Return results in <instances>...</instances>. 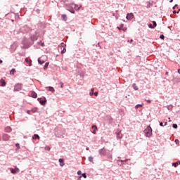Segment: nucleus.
I'll list each match as a JSON object with an SVG mask.
<instances>
[{
  "label": "nucleus",
  "mask_w": 180,
  "mask_h": 180,
  "mask_svg": "<svg viewBox=\"0 0 180 180\" xmlns=\"http://www.w3.org/2000/svg\"><path fill=\"white\" fill-rule=\"evenodd\" d=\"M63 134H65V130H64V129H63L61 127H57L55 129L56 137H61V136H63Z\"/></svg>",
  "instance_id": "obj_1"
},
{
  "label": "nucleus",
  "mask_w": 180,
  "mask_h": 180,
  "mask_svg": "<svg viewBox=\"0 0 180 180\" xmlns=\"http://www.w3.org/2000/svg\"><path fill=\"white\" fill-rule=\"evenodd\" d=\"M59 1L63 5V8H65L66 11H70L71 10V4L72 1L68 0H59Z\"/></svg>",
  "instance_id": "obj_2"
},
{
  "label": "nucleus",
  "mask_w": 180,
  "mask_h": 180,
  "mask_svg": "<svg viewBox=\"0 0 180 180\" xmlns=\"http://www.w3.org/2000/svg\"><path fill=\"white\" fill-rule=\"evenodd\" d=\"M70 10H68L70 13H75V11H79L81 9V7H78V5L75 4L73 1H70Z\"/></svg>",
  "instance_id": "obj_3"
},
{
  "label": "nucleus",
  "mask_w": 180,
  "mask_h": 180,
  "mask_svg": "<svg viewBox=\"0 0 180 180\" xmlns=\"http://www.w3.org/2000/svg\"><path fill=\"white\" fill-rule=\"evenodd\" d=\"M143 133L146 135V137H151L153 136V129L151 127L148 126L146 129H144Z\"/></svg>",
  "instance_id": "obj_4"
},
{
  "label": "nucleus",
  "mask_w": 180,
  "mask_h": 180,
  "mask_svg": "<svg viewBox=\"0 0 180 180\" xmlns=\"http://www.w3.org/2000/svg\"><path fill=\"white\" fill-rule=\"evenodd\" d=\"M98 153L100 154V155L101 157H105L106 156V149H105V148H103L101 149L98 150Z\"/></svg>",
  "instance_id": "obj_5"
},
{
  "label": "nucleus",
  "mask_w": 180,
  "mask_h": 180,
  "mask_svg": "<svg viewBox=\"0 0 180 180\" xmlns=\"http://www.w3.org/2000/svg\"><path fill=\"white\" fill-rule=\"evenodd\" d=\"M22 90V84H17L15 85L14 91L19 92V91Z\"/></svg>",
  "instance_id": "obj_6"
},
{
  "label": "nucleus",
  "mask_w": 180,
  "mask_h": 180,
  "mask_svg": "<svg viewBox=\"0 0 180 180\" xmlns=\"http://www.w3.org/2000/svg\"><path fill=\"white\" fill-rule=\"evenodd\" d=\"M133 18H134V15L132 13H128L127 15V20H131V19H133Z\"/></svg>",
  "instance_id": "obj_7"
},
{
  "label": "nucleus",
  "mask_w": 180,
  "mask_h": 180,
  "mask_svg": "<svg viewBox=\"0 0 180 180\" xmlns=\"http://www.w3.org/2000/svg\"><path fill=\"white\" fill-rule=\"evenodd\" d=\"M60 47L63 48V49L61 51V54H64V53H65V51H67V49H65V44L64 43H61Z\"/></svg>",
  "instance_id": "obj_8"
},
{
  "label": "nucleus",
  "mask_w": 180,
  "mask_h": 180,
  "mask_svg": "<svg viewBox=\"0 0 180 180\" xmlns=\"http://www.w3.org/2000/svg\"><path fill=\"white\" fill-rule=\"evenodd\" d=\"M19 168L15 167V169H11V174H17V172H19Z\"/></svg>",
  "instance_id": "obj_9"
},
{
  "label": "nucleus",
  "mask_w": 180,
  "mask_h": 180,
  "mask_svg": "<svg viewBox=\"0 0 180 180\" xmlns=\"http://www.w3.org/2000/svg\"><path fill=\"white\" fill-rule=\"evenodd\" d=\"M6 82L4 79H0V86H6Z\"/></svg>",
  "instance_id": "obj_10"
},
{
  "label": "nucleus",
  "mask_w": 180,
  "mask_h": 180,
  "mask_svg": "<svg viewBox=\"0 0 180 180\" xmlns=\"http://www.w3.org/2000/svg\"><path fill=\"white\" fill-rule=\"evenodd\" d=\"M4 130L6 133H11L12 131V128H11V127H7Z\"/></svg>",
  "instance_id": "obj_11"
},
{
  "label": "nucleus",
  "mask_w": 180,
  "mask_h": 180,
  "mask_svg": "<svg viewBox=\"0 0 180 180\" xmlns=\"http://www.w3.org/2000/svg\"><path fill=\"white\" fill-rule=\"evenodd\" d=\"M91 128L94 129L92 131L93 134H96V130H98V127H96V125H93Z\"/></svg>",
  "instance_id": "obj_12"
},
{
  "label": "nucleus",
  "mask_w": 180,
  "mask_h": 180,
  "mask_svg": "<svg viewBox=\"0 0 180 180\" xmlns=\"http://www.w3.org/2000/svg\"><path fill=\"white\" fill-rule=\"evenodd\" d=\"M32 139L34 140H40V136H39V134H34V136H32Z\"/></svg>",
  "instance_id": "obj_13"
},
{
  "label": "nucleus",
  "mask_w": 180,
  "mask_h": 180,
  "mask_svg": "<svg viewBox=\"0 0 180 180\" xmlns=\"http://www.w3.org/2000/svg\"><path fill=\"white\" fill-rule=\"evenodd\" d=\"M31 96H32V98H37V93L35 91H32Z\"/></svg>",
  "instance_id": "obj_14"
},
{
  "label": "nucleus",
  "mask_w": 180,
  "mask_h": 180,
  "mask_svg": "<svg viewBox=\"0 0 180 180\" xmlns=\"http://www.w3.org/2000/svg\"><path fill=\"white\" fill-rule=\"evenodd\" d=\"M178 165H180V161H177L176 162L172 163V167H174V168H176Z\"/></svg>",
  "instance_id": "obj_15"
},
{
  "label": "nucleus",
  "mask_w": 180,
  "mask_h": 180,
  "mask_svg": "<svg viewBox=\"0 0 180 180\" xmlns=\"http://www.w3.org/2000/svg\"><path fill=\"white\" fill-rule=\"evenodd\" d=\"M61 18L63 20H64V22H67V19H68L67 15H65V14L62 15Z\"/></svg>",
  "instance_id": "obj_16"
},
{
  "label": "nucleus",
  "mask_w": 180,
  "mask_h": 180,
  "mask_svg": "<svg viewBox=\"0 0 180 180\" xmlns=\"http://www.w3.org/2000/svg\"><path fill=\"white\" fill-rule=\"evenodd\" d=\"M25 63H29V66L32 67V60H29V58H25Z\"/></svg>",
  "instance_id": "obj_17"
},
{
  "label": "nucleus",
  "mask_w": 180,
  "mask_h": 180,
  "mask_svg": "<svg viewBox=\"0 0 180 180\" xmlns=\"http://www.w3.org/2000/svg\"><path fill=\"white\" fill-rule=\"evenodd\" d=\"M39 103L41 105H42L43 106H44V105H46V103H47V100H46V98H45L44 101H39Z\"/></svg>",
  "instance_id": "obj_18"
},
{
  "label": "nucleus",
  "mask_w": 180,
  "mask_h": 180,
  "mask_svg": "<svg viewBox=\"0 0 180 180\" xmlns=\"http://www.w3.org/2000/svg\"><path fill=\"white\" fill-rule=\"evenodd\" d=\"M59 162H60V167H64V160L63 159L60 158Z\"/></svg>",
  "instance_id": "obj_19"
},
{
  "label": "nucleus",
  "mask_w": 180,
  "mask_h": 180,
  "mask_svg": "<svg viewBox=\"0 0 180 180\" xmlns=\"http://www.w3.org/2000/svg\"><path fill=\"white\" fill-rule=\"evenodd\" d=\"M31 40L32 41H36V40H37V37H36V35L31 36Z\"/></svg>",
  "instance_id": "obj_20"
},
{
  "label": "nucleus",
  "mask_w": 180,
  "mask_h": 180,
  "mask_svg": "<svg viewBox=\"0 0 180 180\" xmlns=\"http://www.w3.org/2000/svg\"><path fill=\"white\" fill-rule=\"evenodd\" d=\"M143 106H144V103L137 104V105L135 106V109H139V108H143Z\"/></svg>",
  "instance_id": "obj_21"
},
{
  "label": "nucleus",
  "mask_w": 180,
  "mask_h": 180,
  "mask_svg": "<svg viewBox=\"0 0 180 180\" xmlns=\"http://www.w3.org/2000/svg\"><path fill=\"white\" fill-rule=\"evenodd\" d=\"M132 86L135 91H139V87L137 86V85H136V83H134L132 84Z\"/></svg>",
  "instance_id": "obj_22"
},
{
  "label": "nucleus",
  "mask_w": 180,
  "mask_h": 180,
  "mask_svg": "<svg viewBox=\"0 0 180 180\" xmlns=\"http://www.w3.org/2000/svg\"><path fill=\"white\" fill-rule=\"evenodd\" d=\"M49 89V91L50 92H55L56 90H54V87H51V86H49V87H46Z\"/></svg>",
  "instance_id": "obj_23"
},
{
  "label": "nucleus",
  "mask_w": 180,
  "mask_h": 180,
  "mask_svg": "<svg viewBox=\"0 0 180 180\" xmlns=\"http://www.w3.org/2000/svg\"><path fill=\"white\" fill-rule=\"evenodd\" d=\"M116 134L117 140H120V139H122V136H120V131L116 132Z\"/></svg>",
  "instance_id": "obj_24"
},
{
  "label": "nucleus",
  "mask_w": 180,
  "mask_h": 180,
  "mask_svg": "<svg viewBox=\"0 0 180 180\" xmlns=\"http://www.w3.org/2000/svg\"><path fill=\"white\" fill-rule=\"evenodd\" d=\"M94 91H95V89H94V88H92L91 89V91H90V93H89V95H90V96H94Z\"/></svg>",
  "instance_id": "obj_25"
},
{
  "label": "nucleus",
  "mask_w": 180,
  "mask_h": 180,
  "mask_svg": "<svg viewBox=\"0 0 180 180\" xmlns=\"http://www.w3.org/2000/svg\"><path fill=\"white\" fill-rule=\"evenodd\" d=\"M4 139H5L6 140H9V135L4 134L3 135Z\"/></svg>",
  "instance_id": "obj_26"
},
{
  "label": "nucleus",
  "mask_w": 180,
  "mask_h": 180,
  "mask_svg": "<svg viewBox=\"0 0 180 180\" xmlns=\"http://www.w3.org/2000/svg\"><path fill=\"white\" fill-rule=\"evenodd\" d=\"M49 64H50V63L46 62L44 66V70H46V68H49Z\"/></svg>",
  "instance_id": "obj_27"
},
{
  "label": "nucleus",
  "mask_w": 180,
  "mask_h": 180,
  "mask_svg": "<svg viewBox=\"0 0 180 180\" xmlns=\"http://www.w3.org/2000/svg\"><path fill=\"white\" fill-rule=\"evenodd\" d=\"M153 29H155L157 27V22L155 21H153Z\"/></svg>",
  "instance_id": "obj_28"
},
{
  "label": "nucleus",
  "mask_w": 180,
  "mask_h": 180,
  "mask_svg": "<svg viewBox=\"0 0 180 180\" xmlns=\"http://www.w3.org/2000/svg\"><path fill=\"white\" fill-rule=\"evenodd\" d=\"M38 63H39V64H44V60H41V59H40V58H39L38 59Z\"/></svg>",
  "instance_id": "obj_29"
},
{
  "label": "nucleus",
  "mask_w": 180,
  "mask_h": 180,
  "mask_svg": "<svg viewBox=\"0 0 180 180\" xmlns=\"http://www.w3.org/2000/svg\"><path fill=\"white\" fill-rule=\"evenodd\" d=\"M89 161L90 162H94V158L92 156L89 157Z\"/></svg>",
  "instance_id": "obj_30"
},
{
  "label": "nucleus",
  "mask_w": 180,
  "mask_h": 180,
  "mask_svg": "<svg viewBox=\"0 0 180 180\" xmlns=\"http://www.w3.org/2000/svg\"><path fill=\"white\" fill-rule=\"evenodd\" d=\"M172 127H173V129H178V124H172Z\"/></svg>",
  "instance_id": "obj_31"
},
{
  "label": "nucleus",
  "mask_w": 180,
  "mask_h": 180,
  "mask_svg": "<svg viewBox=\"0 0 180 180\" xmlns=\"http://www.w3.org/2000/svg\"><path fill=\"white\" fill-rule=\"evenodd\" d=\"M153 4H151V3H150V2H148V5H147V6H146V8H151V6H152Z\"/></svg>",
  "instance_id": "obj_32"
},
{
  "label": "nucleus",
  "mask_w": 180,
  "mask_h": 180,
  "mask_svg": "<svg viewBox=\"0 0 180 180\" xmlns=\"http://www.w3.org/2000/svg\"><path fill=\"white\" fill-rule=\"evenodd\" d=\"M160 39H161L162 40H164V39H165V37L164 36V34H161L160 36Z\"/></svg>",
  "instance_id": "obj_33"
},
{
  "label": "nucleus",
  "mask_w": 180,
  "mask_h": 180,
  "mask_svg": "<svg viewBox=\"0 0 180 180\" xmlns=\"http://www.w3.org/2000/svg\"><path fill=\"white\" fill-rule=\"evenodd\" d=\"M37 111V108H34L31 110V112H32L33 113H36Z\"/></svg>",
  "instance_id": "obj_34"
},
{
  "label": "nucleus",
  "mask_w": 180,
  "mask_h": 180,
  "mask_svg": "<svg viewBox=\"0 0 180 180\" xmlns=\"http://www.w3.org/2000/svg\"><path fill=\"white\" fill-rule=\"evenodd\" d=\"M124 25L123 24H120V27H117V29H119V30H120V29H122V27H123Z\"/></svg>",
  "instance_id": "obj_35"
},
{
  "label": "nucleus",
  "mask_w": 180,
  "mask_h": 180,
  "mask_svg": "<svg viewBox=\"0 0 180 180\" xmlns=\"http://www.w3.org/2000/svg\"><path fill=\"white\" fill-rule=\"evenodd\" d=\"M11 74H15V69H12L11 70Z\"/></svg>",
  "instance_id": "obj_36"
},
{
  "label": "nucleus",
  "mask_w": 180,
  "mask_h": 180,
  "mask_svg": "<svg viewBox=\"0 0 180 180\" xmlns=\"http://www.w3.org/2000/svg\"><path fill=\"white\" fill-rule=\"evenodd\" d=\"M60 88H64V84L63 82H60Z\"/></svg>",
  "instance_id": "obj_37"
},
{
  "label": "nucleus",
  "mask_w": 180,
  "mask_h": 180,
  "mask_svg": "<svg viewBox=\"0 0 180 180\" xmlns=\"http://www.w3.org/2000/svg\"><path fill=\"white\" fill-rule=\"evenodd\" d=\"M174 143H176V144H179V140L176 139V140L174 141Z\"/></svg>",
  "instance_id": "obj_38"
},
{
  "label": "nucleus",
  "mask_w": 180,
  "mask_h": 180,
  "mask_svg": "<svg viewBox=\"0 0 180 180\" xmlns=\"http://www.w3.org/2000/svg\"><path fill=\"white\" fill-rule=\"evenodd\" d=\"M148 27L150 29H153V24H148Z\"/></svg>",
  "instance_id": "obj_39"
},
{
  "label": "nucleus",
  "mask_w": 180,
  "mask_h": 180,
  "mask_svg": "<svg viewBox=\"0 0 180 180\" xmlns=\"http://www.w3.org/2000/svg\"><path fill=\"white\" fill-rule=\"evenodd\" d=\"M15 147L18 148V150H19V148H20V146H19V143H16Z\"/></svg>",
  "instance_id": "obj_40"
},
{
  "label": "nucleus",
  "mask_w": 180,
  "mask_h": 180,
  "mask_svg": "<svg viewBox=\"0 0 180 180\" xmlns=\"http://www.w3.org/2000/svg\"><path fill=\"white\" fill-rule=\"evenodd\" d=\"M45 150H46L47 151H50V147H49V146L46 147Z\"/></svg>",
  "instance_id": "obj_41"
},
{
  "label": "nucleus",
  "mask_w": 180,
  "mask_h": 180,
  "mask_svg": "<svg viewBox=\"0 0 180 180\" xmlns=\"http://www.w3.org/2000/svg\"><path fill=\"white\" fill-rule=\"evenodd\" d=\"M82 175L83 178H86V174L83 173Z\"/></svg>",
  "instance_id": "obj_42"
},
{
  "label": "nucleus",
  "mask_w": 180,
  "mask_h": 180,
  "mask_svg": "<svg viewBox=\"0 0 180 180\" xmlns=\"http://www.w3.org/2000/svg\"><path fill=\"white\" fill-rule=\"evenodd\" d=\"M94 96H98V91L94 93Z\"/></svg>",
  "instance_id": "obj_43"
},
{
  "label": "nucleus",
  "mask_w": 180,
  "mask_h": 180,
  "mask_svg": "<svg viewBox=\"0 0 180 180\" xmlns=\"http://www.w3.org/2000/svg\"><path fill=\"white\" fill-rule=\"evenodd\" d=\"M127 161H129V160L126 159L125 160H121V162H127Z\"/></svg>",
  "instance_id": "obj_44"
},
{
  "label": "nucleus",
  "mask_w": 180,
  "mask_h": 180,
  "mask_svg": "<svg viewBox=\"0 0 180 180\" xmlns=\"http://www.w3.org/2000/svg\"><path fill=\"white\" fill-rule=\"evenodd\" d=\"M31 112H32V110H27V113L28 115H30Z\"/></svg>",
  "instance_id": "obj_45"
},
{
  "label": "nucleus",
  "mask_w": 180,
  "mask_h": 180,
  "mask_svg": "<svg viewBox=\"0 0 180 180\" xmlns=\"http://www.w3.org/2000/svg\"><path fill=\"white\" fill-rule=\"evenodd\" d=\"M148 103H151V100H146Z\"/></svg>",
  "instance_id": "obj_46"
},
{
  "label": "nucleus",
  "mask_w": 180,
  "mask_h": 180,
  "mask_svg": "<svg viewBox=\"0 0 180 180\" xmlns=\"http://www.w3.org/2000/svg\"><path fill=\"white\" fill-rule=\"evenodd\" d=\"M173 13H174V14H175V13H179V11H173Z\"/></svg>",
  "instance_id": "obj_47"
},
{
  "label": "nucleus",
  "mask_w": 180,
  "mask_h": 180,
  "mask_svg": "<svg viewBox=\"0 0 180 180\" xmlns=\"http://www.w3.org/2000/svg\"><path fill=\"white\" fill-rule=\"evenodd\" d=\"M122 30H123V32H126V30H127V27H124V28L122 29Z\"/></svg>",
  "instance_id": "obj_48"
},
{
  "label": "nucleus",
  "mask_w": 180,
  "mask_h": 180,
  "mask_svg": "<svg viewBox=\"0 0 180 180\" xmlns=\"http://www.w3.org/2000/svg\"><path fill=\"white\" fill-rule=\"evenodd\" d=\"M41 47H44V42H41Z\"/></svg>",
  "instance_id": "obj_49"
},
{
  "label": "nucleus",
  "mask_w": 180,
  "mask_h": 180,
  "mask_svg": "<svg viewBox=\"0 0 180 180\" xmlns=\"http://www.w3.org/2000/svg\"><path fill=\"white\" fill-rule=\"evenodd\" d=\"M77 174H78L79 175H81V174H82L81 170H79V171L77 172Z\"/></svg>",
  "instance_id": "obj_50"
},
{
  "label": "nucleus",
  "mask_w": 180,
  "mask_h": 180,
  "mask_svg": "<svg viewBox=\"0 0 180 180\" xmlns=\"http://www.w3.org/2000/svg\"><path fill=\"white\" fill-rule=\"evenodd\" d=\"M160 126L162 127L164 126V124L162 122H160Z\"/></svg>",
  "instance_id": "obj_51"
},
{
  "label": "nucleus",
  "mask_w": 180,
  "mask_h": 180,
  "mask_svg": "<svg viewBox=\"0 0 180 180\" xmlns=\"http://www.w3.org/2000/svg\"><path fill=\"white\" fill-rule=\"evenodd\" d=\"M176 6H178V4H176V5L173 7V9H175V8H176Z\"/></svg>",
  "instance_id": "obj_52"
},
{
  "label": "nucleus",
  "mask_w": 180,
  "mask_h": 180,
  "mask_svg": "<svg viewBox=\"0 0 180 180\" xmlns=\"http://www.w3.org/2000/svg\"><path fill=\"white\" fill-rule=\"evenodd\" d=\"M177 72L180 74V69H178Z\"/></svg>",
  "instance_id": "obj_53"
},
{
  "label": "nucleus",
  "mask_w": 180,
  "mask_h": 180,
  "mask_svg": "<svg viewBox=\"0 0 180 180\" xmlns=\"http://www.w3.org/2000/svg\"><path fill=\"white\" fill-rule=\"evenodd\" d=\"M167 124H168V122H165V126H167Z\"/></svg>",
  "instance_id": "obj_54"
},
{
  "label": "nucleus",
  "mask_w": 180,
  "mask_h": 180,
  "mask_svg": "<svg viewBox=\"0 0 180 180\" xmlns=\"http://www.w3.org/2000/svg\"><path fill=\"white\" fill-rule=\"evenodd\" d=\"M3 61L0 59V64H2Z\"/></svg>",
  "instance_id": "obj_55"
},
{
  "label": "nucleus",
  "mask_w": 180,
  "mask_h": 180,
  "mask_svg": "<svg viewBox=\"0 0 180 180\" xmlns=\"http://www.w3.org/2000/svg\"><path fill=\"white\" fill-rule=\"evenodd\" d=\"M169 2L170 3L174 2V0H169Z\"/></svg>",
  "instance_id": "obj_56"
},
{
  "label": "nucleus",
  "mask_w": 180,
  "mask_h": 180,
  "mask_svg": "<svg viewBox=\"0 0 180 180\" xmlns=\"http://www.w3.org/2000/svg\"><path fill=\"white\" fill-rule=\"evenodd\" d=\"M86 150L88 151V150H89V147L86 148Z\"/></svg>",
  "instance_id": "obj_57"
},
{
  "label": "nucleus",
  "mask_w": 180,
  "mask_h": 180,
  "mask_svg": "<svg viewBox=\"0 0 180 180\" xmlns=\"http://www.w3.org/2000/svg\"><path fill=\"white\" fill-rule=\"evenodd\" d=\"M130 43H133V39H131V40H130Z\"/></svg>",
  "instance_id": "obj_58"
},
{
  "label": "nucleus",
  "mask_w": 180,
  "mask_h": 180,
  "mask_svg": "<svg viewBox=\"0 0 180 180\" xmlns=\"http://www.w3.org/2000/svg\"><path fill=\"white\" fill-rule=\"evenodd\" d=\"M165 74H166V75H168V72H166V73H165Z\"/></svg>",
  "instance_id": "obj_59"
},
{
  "label": "nucleus",
  "mask_w": 180,
  "mask_h": 180,
  "mask_svg": "<svg viewBox=\"0 0 180 180\" xmlns=\"http://www.w3.org/2000/svg\"><path fill=\"white\" fill-rule=\"evenodd\" d=\"M41 42H38V44H40Z\"/></svg>",
  "instance_id": "obj_60"
},
{
  "label": "nucleus",
  "mask_w": 180,
  "mask_h": 180,
  "mask_svg": "<svg viewBox=\"0 0 180 180\" xmlns=\"http://www.w3.org/2000/svg\"><path fill=\"white\" fill-rule=\"evenodd\" d=\"M180 81L179 80H177V82H179Z\"/></svg>",
  "instance_id": "obj_61"
},
{
  "label": "nucleus",
  "mask_w": 180,
  "mask_h": 180,
  "mask_svg": "<svg viewBox=\"0 0 180 180\" xmlns=\"http://www.w3.org/2000/svg\"><path fill=\"white\" fill-rule=\"evenodd\" d=\"M180 81L179 80H177V82H179Z\"/></svg>",
  "instance_id": "obj_62"
}]
</instances>
